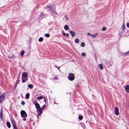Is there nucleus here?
Here are the masks:
<instances>
[{
	"label": "nucleus",
	"instance_id": "3",
	"mask_svg": "<svg viewBox=\"0 0 129 129\" xmlns=\"http://www.w3.org/2000/svg\"><path fill=\"white\" fill-rule=\"evenodd\" d=\"M20 114L22 118H25L27 116L26 113L24 110H22L20 112Z\"/></svg>",
	"mask_w": 129,
	"mask_h": 129
},
{
	"label": "nucleus",
	"instance_id": "5",
	"mask_svg": "<svg viewBox=\"0 0 129 129\" xmlns=\"http://www.w3.org/2000/svg\"><path fill=\"white\" fill-rule=\"evenodd\" d=\"M5 97L4 95H2L0 96V103L3 102V101L4 100Z\"/></svg>",
	"mask_w": 129,
	"mask_h": 129
},
{
	"label": "nucleus",
	"instance_id": "35",
	"mask_svg": "<svg viewBox=\"0 0 129 129\" xmlns=\"http://www.w3.org/2000/svg\"><path fill=\"white\" fill-rule=\"evenodd\" d=\"M15 56H14V55H12V56H11V57H9V58H15Z\"/></svg>",
	"mask_w": 129,
	"mask_h": 129
},
{
	"label": "nucleus",
	"instance_id": "17",
	"mask_svg": "<svg viewBox=\"0 0 129 129\" xmlns=\"http://www.w3.org/2000/svg\"><path fill=\"white\" fill-rule=\"evenodd\" d=\"M29 94L27 93L25 95V98L26 99H28L29 98Z\"/></svg>",
	"mask_w": 129,
	"mask_h": 129
},
{
	"label": "nucleus",
	"instance_id": "34",
	"mask_svg": "<svg viewBox=\"0 0 129 129\" xmlns=\"http://www.w3.org/2000/svg\"><path fill=\"white\" fill-rule=\"evenodd\" d=\"M24 54V51H21V54H20L21 55V56H22Z\"/></svg>",
	"mask_w": 129,
	"mask_h": 129
},
{
	"label": "nucleus",
	"instance_id": "8",
	"mask_svg": "<svg viewBox=\"0 0 129 129\" xmlns=\"http://www.w3.org/2000/svg\"><path fill=\"white\" fill-rule=\"evenodd\" d=\"M126 91L127 93L129 92V85H127L125 87Z\"/></svg>",
	"mask_w": 129,
	"mask_h": 129
},
{
	"label": "nucleus",
	"instance_id": "1",
	"mask_svg": "<svg viewBox=\"0 0 129 129\" xmlns=\"http://www.w3.org/2000/svg\"><path fill=\"white\" fill-rule=\"evenodd\" d=\"M27 74L25 72L23 73L22 76V82L24 83L28 80L27 77Z\"/></svg>",
	"mask_w": 129,
	"mask_h": 129
},
{
	"label": "nucleus",
	"instance_id": "11",
	"mask_svg": "<svg viewBox=\"0 0 129 129\" xmlns=\"http://www.w3.org/2000/svg\"><path fill=\"white\" fill-rule=\"evenodd\" d=\"M115 113L116 115H118L119 114L118 110L117 107L115 108Z\"/></svg>",
	"mask_w": 129,
	"mask_h": 129
},
{
	"label": "nucleus",
	"instance_id": "43",
	"mask_svg": "<svg viewBox=\"0 0 129 129\" xmlns=\"http://www.w3.org/2000/svg\"><path fill=\"white\" fill-rule=\"evenodd\" d=\"M26 119L25 118H24L22 119V120L23 121H25L26 120Z\"/></svg>",
	"mask_w": 129,
	"mask_h": 129
},
{
	"label": "nucleus",
	"instance_id": "6",
	"mask_svg": "<svg viewBox=\"0 0 129 129\" xmlns=\"http://www.w3.org/2000/svg\"><path fill=\"white\" fill-rule=\"evenodd\" d=\"M46 9L47 10L49 11H52V10L53 9L52 6L51 5L47 6L46 7Z\"/></svg>",
	"mask_w": 129,
	"mask_h": 129
},
{
	"label": "nucleus",
	"instance_id": "37",
	"mask_svg": "<svg viewBox=\"0 0 129 129\" xmlns=\"http://www.w3.org/2000/svg\"><path fill=\"white\" fill-rule=\"evenodd\" d=\"M21 104L22 105H24L25 104V103L24 101H22L21 102Z\"/></svg>",
	"mask_w": 129,
	"mask_h": 129
},
{
	"label": "nucleus",
	"instance_id": "22",
	"mask_svg": "<svg viewBox=\"0 0 129 129\" xmlns=\"http://www.w3.org/2000/svg\"><path fill=\"white\" fill-rule=\"evenodd\" d=\"M75 43H79V40L78 39L76 38L75 39Z\"/></svg>",
	"mask_w": 129,
	"mask_h": 129
},
{
	"label": "nucleus",
	"instance_id": "44",
	"mask_svg": "<svg viewBox=\"0 0 129 129\" xmlns=\"http://www.w3.org/2000/svg\"><path fill=\"white\" fill-rule=\"evenodd\" d=\"M66 36L67 37H68L69 36V34L68 33H67L66 34Z\"/></svg>",
	"mask_w": 129,
	"mask_h": 129
},
{
	"label": "nucleus",
	"instance_id": "2",
	"mask_svg": "<svg viewBox=\"0 0 129 129\" xmlns=\"http://www.w3.org/2000/svg\"><path fill=\"white\" fill-rule=\"evenodd\" d=\"M68 78L71 81H73L75 79L74 74L72 73L69 74L68 77Z\"/></svg>",
	"mask_w": 129,
	"mask_h": 129
},
{
	"label": "nucleus",
	"instance_id": "33",
	"mask_svg": "<svg viewBox=\"0 0 129 129\" xmlns=\"http://www.w3.org/2000/svg\"><path fill=\"white\" fill-rule=\"evenodd\" d=\"M106 28L105 27H103L102 29V31H104L106 30Z\"/></svg>",
	"mask_w": 129,
	"mask_h": 129
},
{
	"label": "nucleus",
	"instance_id": "13",
	"mask_svg": "<svg viewBox=\"0 0 129 129\" xmlns=\"http://www.w3.org/2000/svg\"><path fill=\"white\" fill-rule=\"evenodd\" d=\"M11 121L13 127H15L16 126H17L15 122V121L14 120H12V119H11Z\"/></svg>",
	"mask_w": 129,
	"mask_h": 129
},
{
	"label": "nucleus",
	"instance_id": "48",
	"mask_svg": "<svg viewBox=\"0 0 129 129\" xmlns=\"http://www.w3.org/2000/svg\"><path fill=\"white\" fill-rule=\"evenodd\" d=\"M54 103L55 104H57V103H56L55 102H54Z\"/></svg>",
	"mask_w": 129,
	"mask_h": 129
},
{
	"label": "nucleus",
	"instance_id": "30",
	"mask_svg": "<svg viewBox=\"0 0 129 129\" xmlns=\"http://www.w3.org/2000/svg\"><path fill=\"white\" fill-rule=\"evenodd\" d=\"M55 67L56 68H57L58 70H60V66L58 67H57L56 65H55Z\"/></svg>",
	"mask_w": 129,
	"mask_h": 129
},
{
	"label": "nucleus",
	"instance_id": "49",
	"mask_svg": "<svg viewBox=\"0 0 129 129\" xmlns=\"http://www.w3.org/2000/svg\"><path fill=\"white\" fill-rule=\"evenodd\" d=\"M37 118H39V117H38V116H37Z\"/></svg>",
	"mask_w": 129,
	"mask_h": 129
},
{
	"label": "nucleus",
	"instance_id": "25",
	"mask_svg": "<svg viewBox=\"0 0 129 129\" xmlns=\"http://www.w3.org/2000/svg\"><path fill=\"white\" fill-rule=\"evenodd\" d=\"M45 36L46 37H49L50 36V34L48 33L45 34Z\"/></svg>",
	"mask_w": 129,
	"mask_h": 129
},
{
	"label": "nucleus",
	"instance_id": "39",
	"mask_svg": "<svg viewBox=\"0 0 129 129\" xmlns=\"http://www.w3.org/2000/svg\"><path fill=\"white\" fill-rule=\"evenodd\" d=\"M87 34L88 36H91V35H92L91 34H90V33H87Z\"/></svg>",
	"mask_w": 129,
	"mask_h": 129
},
{
	"label": "nucleus",
	"instance_id": "19",
	"mask_svg": "<svg viewBox=\"0 0 129 129\" xmlns=\"http://www.w3.org/2000/svg\"><path fill=\"white\" fill-rule=\"evenodd\" d=\"M28 87L31 88V89L32 88H33V85H32V84H28Z\"/></svg>",
	"mask_w": 129,
	"mask_h": 129
},
{
	"label": "nucleus",
	"instance_id": "36",
	"mask_svg": "<svg viewBox=\"0 0 129 129\" xmlns=\"http://www.w3.org/2000/svg\"><path fill=\"white\" fill-rule=\"evenodd\" d=\"M129 53V51L124 53V55H126Z\"/></svg>",
	"mask_w": 129,
	"mask_h": 129
},
{
	"label": "nucleus",
	"instance_id": "7",
	"mask_svg": "<svg viewBox=\"0 0 129 129\" xmlns=\"http://www.w3.org/2000/svg\"><path fill=\"white\" fill-rule=\"evenodd\" d=\"M42 108H40L38 109V110H37V111L38 112V116H40L41 114L42 113Z\"/></svg>",
	"mask_w": 129,
	"mask_h": 129
},
{
	"label": "nucleus",
	"instance_id": "47",
	"mask_svg": "<svg viewBox=\"0 0 129 129\" xmlns=\"http://www.w3.org/2000/svg\"><path fill=\"white\" fill-rule=\"evenodd\" d=\"M8 56V58H9V57H11V56Z\"/></svg>",
	"mask_w": 129,
	"mask_h": 129
},
{
	"label": "nucleus",
	"instance_id": "16",
	"mask_svg": "<svg viewBox=\"0 0 129 129\" xmlns=\"http://www.w3.org/2000/svg\"><path fill=\"white\" fill-rule=\"evenodd\" d=\"M64 28L65 30H67L69 29L68 26L67 25H65L64 26Z\"/></svg>",
	"mask_w": 129,
	"mask_h": 129
},
{
	"label": "nucleus",
	"instance_id": "12",
	"mask_svg": "<svg viewBox=\"0 0 129 129\" xmlns=\"http://www.w3.org/2000/svg\"><path fill=\"white\" fill-rule=\"evenodd\" d=\"M69 32L72 37H73L75 36V33L74 31H70V30H69Z\"/></svg>",
	"mask_w": 129,
	"mask_h": 129
},
{
	"label": "nucleus",
	"instance_id": "26",
	"mask_svg": "<svg viewBox=\"0 0 129 129\" xmlns=\"http://www.w3.org/2000/svg\"><path fill=\"white\" fill-rule=\"evenodd\" d=\"M125 26L124 24H123L122 26V28L123 30H124L125 29Z\"/></svg>",
	"mask_w": 129,
	"mask_h": 129
},
{
	"label": "nucleus",
	"instance_id": "31",
	"mask_svg": "<svg viewBox=\"0 0 129 129\" xmlns=\"http://www.w3.org/2000/svg\"><path fill=\"white\" fill-rule=\"evenodd\" d=\"M88 114L90 115L91 114V112L90 110H88Z\"/></svg>",
	"mask_w": 129,
	"mask_h": 129
},
{
	"label": "nucleus",
	"instance_id": "9",
	"mask_svg": "<svg viewBox=\"0 0 129 129\" xmlns=\"http://www.w3.org/2000/svg\"><path fill=\"white\" fill-rule=\"evenodd\" d=\"M112 61H110L108 62H106V64L108 66H111L112 64Z\"/></svg>",
	"mask_w": 129,
	"mask_h": 129
},
{
	"label": "nucleus",
	"instance_id": "29",
	"mask_svg": "<svg viewBox=\"0 0 129 129\" xmlns=\"http://www.w3.org/2000/svg\"><path fill=\"white\" fill-rule=\"evenodd\" d=\"M81 55L83 57H85L86 55V54L85 53L83 52L81 53Z\"/></svg>",
	"mask_w": 129,
	"mask_h": 129
},
{
	"label": "nucleus",
	"instance_id": "41",
	"mask_svg": "<svg viewBox=\"0 0 129 129\" xmlns=\"http://www.w3.org/2000/svg\"><path fill=\"white\" fill-rule=\"evenodd\" d=\"M13 129H18L17 126L13 127Z\"/></svg>",
	"mask_w": 129,
	"mask_h": 129
},
{
	"label": "nucleus",
	"instance_id": "32",
	"mask_svg": "<svg viewBox=\"0 0 129 129\" xmlns=\"http://www.w3.org/2000/svg\"><path fill=\"white\" fill-rule=\"evenodd\" d=\"M65 19L66 20H68L69 19L68 16L66 15L65 16Z\"/></svg>",
	"mask_w": 129,
	"mask_h": 129
},
{
	"label": "nucleus",
	"instance_id": "4",
	"mask_svg": "<svg viewBox=\"0 0 129 129\" xmlns=\"http://www.w3.org/2000/svg\"><path fill=\"white\" fill-rule=\"evenodd\" d=\"M33 103L35 106L37 110H38V109L41 108L39 104V103H37V101L36 100H35L34 101Z\"/></svg>",
	"mask_w": 129,
	"mask_h": 129
},
{
	"label": "nucleus",
	"instance_id": "24",
	"mask_svg": "<svg viewBox=\"0 0 129 129\" xmlns=\"http://www.w3.org/2000/svg\"><path fill=\"white\" fill-rule=\"evenodd\" d=\"M43 38L42 37H40L39 40V42H41L43 41Z\"/></svg>",
	"mask_w": 129,
	"mask_h": 129
},
{
	"label": "nucleus",
	"instance_id": "38",
	"mask_svg": "<svg viewBox=\"0 0 129 129\" xmlns=\"http://www.w3.org/2000/svg\"><path fill=\"white\" fill-rule=\"evenodd\" d=\"M126 26L128 27H129V23H126Z\"/></svg>",
	"mask_w": 129,
	"mask_h": 129
},
{
	"label": "nucleus",
	"instance_id": "10",
	"mask_svg": "<svg viewBox=\"0 0 129 129\" xmlns=\"http://www.w3.org/2000/svg\"><path fill=\"white\" fill-rule=\"evenodd\" d=\"M45 17V16L44 15V13L43 12H41L39 18L41 19H42L43 18Z\"/></svg>",
	"mask_w": 129,
	"mask_h": 129
},
{
	"label": "nucleus",
	"instance_id": "15",
	"mask_svg": "<svg viewBox=\"0 0 129 129\" xmlns=\"http://www.w3.org/2000/svg\"><path fill=\"white\" fill-rule=\"evenodd\" d=\"M7 125L9 128H10L11 127V125L10 123L9 122H7L6 123Z\"/></svg>",
	"mask_w": 129,
	"mask_h": 129
},
{
	"label": "nucleus",
	"instance_id": "18",
	"mask_svg": "<svg viewBox=\"0 0 129 129\" xmlns=\"http://www.w3.org/2000/svg\"><path fill=\"white\" fill-rule=\"evenodd\" d=\"M98 35V34L97 33H96L95 34H92L91 35V36L93 37V38H95L96 36H97Z\"/></svg>",
	"mask_w": 129,
	"mask_h": 129
},
{
	"label": "nucleus",
	"instance_id": "46",
	"mask_svg": "<svg viewBox=\"0 0 129 129\" xmlns=\"http://www.w3.org/2000/svg\"><path fill=\"white\" fill-rule=\"evenodd\" d=\"M57 79V77H55L54 79L55 80H56Z\"/></svg>",
	"mask_w": 129,
	"mask_h": 129
},
{
	"label": "nucleus",
	"instance_id": "28",
	"mask_svg": "<svg viewBox=\"0 0 129 129\" xmlns=\"http://www.w3.org/2000/svg\"><path fill=\"white\" fill-rule=\"evenodd\" d=\"M45 107H46L45 105H44L42 106V108H41L42 109V110H44L45 109Z\"/></svg>",
	"mask_w": 129,
	"mask_h": 129
},
{
	"label": "nucleus",
	"instance_id": "42",
	"mask_svg": "<svg viewBox=\"0 0 129 129\" xmlns=\"http://www.w3.org/2000/svg\"><path fill=\"white\" fill-rule=\"evenodd\" d=\"M44 102H46V98H44Z\"/></svg>",
	"mask_w": 129,
	"mask_h": 129
},
{
	"label": "nucleus",
	"instance_id": "23",
	"mask_svg": "<svg viewBox=\"0 0 129 129\" xmlns=\"http://www.w3.org/2000/svg\"><path fill=\"white\" fill-rule=\"evenodd\" d=\"M85 44L84 43L82 42L81 43V47H84L85 46Z\"/></svg>",
	"mask_w": 129,
	"mask_h": 129
},
{
	"label": "nucleus",
	"instance_id": "14",
	"mask_svg": "<svg viewBox=\"0 0 129 129\" xmlns=\"http://www.w3.org/2000/svg\"><path fill=\"white\" fill-rule=\"evenodd\" d=\"M0 118L2 120L3 118V111L2 110L0 111Z\"/></svg>",
	"mask_w": 129,
	"mask_h": 129
},
{
	"label": "nucleus",
	"instance_id": "45",
	"mask_svg": "<svg viewBox=\"0 0 129 129\" xmlns=\"http://www.w3.org/2000/svg\"><path fill=\"white\" fill-rule=\"evenodd\" d=\"M63 34L65 36V35H66V34L65 33H63Z\"/></svg>",
	"mask_w": 129,
	"mask_h": 129
},
{
	"label": "nucleus",
	"instance_id": "21",
	"mask_svg": "<svg viewBox=\"0 0 129 129\" xmlns=\"http://www.w3.org/2000/svg\"><path fill=\"white\" fill-rule=\"evenodd\" d=\"M44 98L43 96H40L37 98V99L38 100H40L41 99H43Z\"/></svg>",
	"mask_w": 129,
	"mask_h": 129
},
{
	"label": "nucleus",
	"instance_id": "40",
	"mask_svg": "<svg viewBox=\"0 0 129 129\" xmlns=\"http://www.w3.org/2000/svg\"><path fill=\"white\" fill-rule=\"evenodd\" d=\"M19 80H17V81L16 82V85H17L18 83H19Z\"/></svg>",
	"mask_w": 129,
	"mask_h": 129
},
{
	"label": "nucleus",
	"instance_id": "20",
	"mask_svg": "<svg viewBox=\"0 0 129 129\" xmlns=\"http://www.w3.org/2000/svg\"><path fill=\"white\" fill-rule=\"evenodd\" d=\"M99 66L101 70L103 69V65L102 64H100L99 65Z\"/></svg>",
	"mask_w": 129,
	"mask_h": 129
},
{
	"label": "nucleus",
	"instance_id": "27",
	"mask_svg": "<svg viewBox=\"0 0 129 129\" xmlns=\"http://www.w3.org/2000/svg\"><path fill=\"white\" fill-rule=\"evenodd\" d=\"M79 120H81L83 119V116H79Z\"/></svg>",
	"mask_w": 129,
	"mask_h": 129
},
{
	"label": "nucleus",
	"instance_id": "50",
	"mask_svg": "<svg viewBox=\"0 0 129 129\" xmlns=\"http://www.w3.org/2000/svg\"><path fill=\"white\" fill-rule=\"evenodd\" d=\"M119 34H120V33H119Z\"/></svg>",
	"mask_w": 129,
	"mask_h": 129
}]
</instances>
